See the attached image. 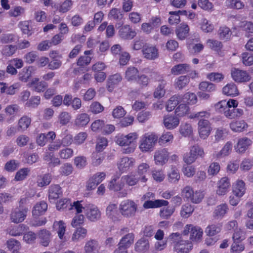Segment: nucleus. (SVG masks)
I'll return each instance as SVG.
<instances>
[{"mask_svg":"<svg viewBox=\"0 0 253 253\" xmlns=\"http://www.w3.org/2000/svg\"><path fill=\"white\" fill-rule=\"evenodd\" d=\"M158 136L153 133L143 135L139 141V148L143 152L153 151L157 142Z\"/></svg>","mask_w":253,"mask_h":253,"instance_id":"nucleus-1","label":"nucleus"},{"mask_svg":"<svg viewBox=\"0 0 253 253\" xmlns=\"http://www.w3.org/2000/svg\"><path fill=\"white\" fill-rule=\"evenodd\" d=\"M205 152L202 148L198 145H194L190 148L189 152L184 154V162L188 165H190L196 161L198 157L203 158Z\"/></svg>","mask_w":253,"mask_h":253,"instance_id":"nucleus-2","label":"nucleus"},{"mask_svg":"<svg viewBox=\"0 0 253 253\" xmlns=\"http://www.w3.org/2000/svg\"><path fill=\"white\" fill-rule=\"evenodd\" d=\"M137 208V205L133 201L127 200L121 203L119 210L124 217H130L134 216Z\"/></svg>","mask_w":253,"mask_h":253,"instance_id":"nucleus-3","label":"nucleus"},{"mask_svg":"<svg viewBox=\"0 0 253 253\" xmlns=\"http://www.w3.org/2000/svg\"><path fill=\"white\" fill-rule=\"evenodd\" d=\"M28 209L22 206L12 210L10 218L12 222L18 223L23 222L26 216Z\"/></svg>","mask_w":253,"mask_h":253,"instance_id":"nucleus-4","label":"nucleus"},{"mask_svg":"<svg viewBox=\"0 0 253 253\" xmlns=\"http://www.w3.org/2000/svg\"><path fill=\"white\" fill-rule=\"evenodd\" d=\"M198 132L202 139L207 138L210 134L211 127L210 122L206 119H201L198 123Z\"/></svg>","mask_w":253,"mask_h":253,"instance_id":"nucleus-5","label":"nucleus"},{"mask_svg":"<svg viewBox=\"0 0 253 253\" xmlns=\"http://www.w3.org/2000/svg\"><path fill=\"white\" fill-rule=\"evenodd\" d=\"M231 74L233 80L237 83L248 82L251 80V75L246 71L234 68Z\"/></svg>","mask_w":253,"mask_h":253,"instance_id":"nucleus-6","label":"nucleus"},{"mask_svg":"<svg viewBox=\"0 0 253 253\" xmlns=\"http://www.w3.org/2000/svg\"><path fill=\"white\" fill-rule=\"evenodd\" d=\"M138 137L136 132L130 133L126 135H121L116 138V142L120 146H129Z\"/></svg>","mask_w":253,"mask_h":253,"instance_id":"nucleus-7","label":"nucleus"},{"mask_svg":"<svg viewBox=\"0 0 253 253\" xmlns=\"http://www.w3.org/2000/svg\"><path fill=\"white\" fill-rule=\"evenodd\" d=\"M147 179L146 176H139L138 174H130L123 176L121 178V181L126 182L129 186H134L136 185L139 180L145 183L147 181Z\"/></svg>","mask_w":253,"mask_h":253,"instance_id":"nucleus-8","label":"nucleus"},{"mask_svg":"<svg viewBox=\"0 0 253 253\" xmlns=\"http://www.w3.org/2000/svg\"><path fill=\"white\" fill-rule=\"evenodd\" d=\"M85 213L87 218L92 222L96 221L101 218L100 211L94 205L86 208Z\"/></svg>","mask_w":253,"mask_h":253,"instance_id":"nucleus-9","label":"nucleus"},{"mask_svg":"<svg viewBox=\"0 0 253 253\" xmlns=\"http://www.w3.org/2000/svg\"><path fill=\"white\" fill-rule=\"evenodd\" d=\"M106 214L108 218L113 221H118L120 220L121 215L118 210L117 205L110 203L106 209Z\"/></svg>","mask_w":253,"mask_h":253,"instance_id":"nucleus-10","label":"nucleus"},{"mask_svg":"<svg viewBox=\"0 0 253 253\" xmlns=\"http://www.w3.org/2000/svg\"><path fill=\"white\" fill-rule=\"evenodd\" d=\"M230 179L227 177H224L220 179L217 183L216 193L219 196L225 195L230 187Z\"/></svg>","mask_w":253,"mask_h":253,"instance_id":"nucleus-11","label":"nucleus"},{"mask_svg":"<svg viewBox=\"0 0 253 253\" xmlns=\"http://www.w3.org/2000/svg\"><path fill=\"white\" fill-rule=\"evenodd\" d=\"M163 123L167 129H172L179 125V119L175 114L168 115L164 117Z\"/></svg>","mask_w":253,"mask_h":253,"instance_id":"nucleus-12","label":"nucleus"},{"mask_svg":"<svg viewBox=\"0 0 253 253\" xmlns=\"http://www.w3.org/2000/svg\"><path fill=\"white\" fill-rule=\"evenodd\" d=\"M169 153L166 149H162L157 150L154 156L155 163L157 165H163L168 160Z\"/></svg>","mask_w":253,"mask_h":253,"instance_id":"nucleus-13","label":"nucleus"},{"mask_svg":"<svg viewBox=\"0 0 253 253\" xmlns=\"http://www.w3.org/2000/svg\"><path fill=\"white\" fill-rule=\"evenodd\" d=\"M27 86L31 88L33 90L36 92H43L47 87V84L44 82H39V79L34 78L31 82H29Z\"/></svg>","mask_w":253,"mask_h":253,"instance_id":"nucleus-14","label":"nucleus"},{"mask_svg":"<svg viewBox=\"0 0 253 253\" xmlns=\"http://www.w3.org/2000/svg\"><path fill=\"white\" fill-rule=\"evenodd\" d=\"M142 53L144 57L149 60H155L159 56L158 49L155 46L148 45L144 47Z\"/></svg>","mask_w":253,"mask_h":253,"instance_id":"nucleus-15","label":"nucleus"},{"mask_svg":"<svg viewBox=\"0 0 253 253\" xmlns=\"http://www.w3.org/2000/svg\"><path fill=\"white\" fill-rule=\"evenodd\" d=\"M192 248V245L188 241L180 240L174 245V251L177 253H188Z\"/></svg>","mask_w":253,"mask_h":253,"instance_id":"nucleus-16","label":"nucleus"},{"mask_svg":"<svg viewBox=\"0 0 253 253\" xmlns=\"http://www.w3.org/2000/svg\"><path fill=\"white\" fill-rule=\"evenodd\" d=\"M62 195L61 187L57 184L51 185L48 189V199L49 200L55 201L59 198Z\"/></svg>","mask_w":253,"mask_h":253,"instance_id":"nucleus-17","label":"nucleus"},{"mask_svg":"<svg viewBox=\"0 0 253 253\" xmlns=\"http://www.w3.org/2000/svg\"><path fill=\"white\" fill-rule=\"evenodd\" d=\"M169 202L164 200H147L144 203L143 206L145 209H154L163 206H167Z\"/></svg>","mask_w":253,"mask_h":253,"instance_id":"nucleus-18","label":"nucleus"},{"mask_svg":"<svg viewBox=\"0 0 253 253\" xmlns=\"http://www.w3.org/2000/svg\"><path fill=\"white\" fill-rule=\"evenodd\" d=\"M119 33L120 37L124 39H132L136 35L135 32L127 25L122 26Z\"/></svg>","mask_w":253,"mask_h":253,"instance_id":"nucleus-19","label":"nucleus"},{"mask_svg":"<svg viewBox=\"0 0 253 253\" xmlns=\"http://www.w3.org/2000/svg\"><path fill=\"white\" fill-rule=\"evenodd\" d=\"M252 144V140L247 138L243 137L239 139L236 149L239 153H244Z\"/></svg>","mask_w":253,"mask_h":253,"instance_id":"nucleus-20","label":"nucleus"},{"mask_svg":"<svg viewBox=\"0 0 253 253\" xmlns=\"http://www.w3.org/2000/svg\"><path fill=\"white\" fill-rule=\"evenodd\" d=\"M133 165V160L128 157L122 158L118 164V169L122 172L127 170Z\"/></svg>","mask_w":253,"mask_h":253,"instance_id":"nucleus-21","label":"nucleus"},{"mask_svg":"<svg viewBox=\"0 0 253 253\" xmlns=\"http://www.w3.org/2000/svg\"><path fill=\"white\" fill-rule=\"evenodd\" d=\"M100 246L98 242L91 239L87 241L84 247V253H99Z\"/></svg>","mask_w":253,"mask_h":253,"instance_id":"nucleus-22","label":"nucleus"},{"mask_svg":"<svg viewBox=\"0 0 253 253\" xmlns=\"http://www.w3.org/2000/svg\"><path fill=\"white\" fill-rule=\"evenodd\" d=\"M190 71V68L188 64H179L174 66L171 69V73L173 75H179L185 74Z\"/></svg>","mask_w":253,"mask_h":253,"instance_id":"nucleus-23","label":"nucleus"},{"mask_svg":"<svg viewBox=\"0 0 253 253\" xmlns=\"http://www.w3.org/2000/svg\"><path fill=\"white\" fill-rule=\"evenodd\" d=\"M27 227L24 224H20L10 227L7 229L8 234L12 236H20L23 234L26 230Z\"/></svg>","mask_w":253,"mask_h":253,"instance_id":"nucleus-24","label":"nucleus"},{"mask_svg":"<svg viewBox=\"0 0 253 253\" xmlns=\"http://www.w3.org/2000/svg\"><path fill=\"white\" fill-rule=\"evenodd\" d=\"M149 249V243L147 239L142 238L137 241L135 244V250L137 252H146Z\"/></svg>","mask_w":253,"mask_h":253,"instance_id":"nucleus-25","label":"nucleus"},{"mask_svg":"<svg viewBox=\"0 0 253 253\" xmlns=\"http://www.w3.org/2000/svg\"><path fill=\"white\" fill-rule=\"evenodd\" d=\"M248 127V124L244 121H237L230 124V127L235 132H242Z\"/></svg>","mask_w":253,"mask_h":253,"instance_id":"nucleus-26","label":"nucleus"},{"mask_svg":"<svg viewBox=\"0 0 253 253\" xmlns=\"http://www.w3.org/2000/svg\"><path fill=\"white\" fill-rule=\"evenodd\" d=\"M189 31L188 26L186 24L182 23L177 27L175 33L179 39L183 40L188 36Z\"/></svg>","mask_w":253,"mask_h":253,"instance_id":"nucleus-27","label":"nucleus"},{"mask_svg":"<svg viewBox=\"0 0 253 253\" xmlns=\"http://www.w3.org/2000/svg\"><path fill=\"white\" fill-rule=\"evenodd\" d=\"M244 113V111L242 109L235 108H231V109H228L227 111L224 112L225 116L229 119H233L237 117H240Z\"/></svg>","mask_w":253,"mask_h":253,"instance_id":"nucleus-28","label":"nucleus"},{"mask_svg":"<svg viewBox=\"0 0 253 253\" xmlns=\"http://www.w3.org/2000/svg\"><path fill=\"white\" fill-rule=\"evenodd\" d=\"M181 95L176 94L171 97L168 101L166 104V110L170 112L172 111L177 105L181 102Z\"/></svg>","mask_w":253,"mask_h":253,"instance_id":"nucleus-29","label":"nucleus"},{"mask_svg":"<svg viewBox=\"0 0 253 253\" xmlns=\"http://www.w3.org/2000/svg\"><path fill=\"white\" fill-rule=\"evenodd\" d=\"M134 239V235L132 233H127L121 239L118 246L127 249L133 243Z\"/></svg>","mask_w":253,"mask_h":253,"instance_id":"nucleus-30","label":"nucleus"},{"mask_svg":"<svg viewBox=\"0 0 253 253\" xmlns=\"http://www.w3.org/2000/svg\"><path fill=\"white\" fill-rule=\"evenodd\" d=\"M89 121L90 118L88 114L82 113L77 116L75 120V124L79 127H83L86 126Z\"/></svg>","mask_w":253,"mask_h":253,"instance_id":"nucleus-31","label":"nucleus"},{"mask_svg":"<svg viewBox=\"0 0 253 253\" xmlns=\"http://www.w3.org/2000/svg\"><path fill=\"white\" fill-rule=\"evenodd\" d=\"M245 183L242 180H238L233 188L232 193L235 196L242 197L245 194Z\"/></svg>","mask_w":253,"mask_h":253,"instance_id":"nucleus-32","label":"nucleus"},{"mask_svg":"<svg viewBox=\"0 0 253 253\" xmlns=\"http://www.w3.org/2000/svg\"><path fill=\"white\" fill-rule=\"evenodd\" d=\"M190 78L186 76H181L177 78L174 82V86L176 89H182L189 83Z\"/></svg>","mask_w":253,"mask_h":253,"instance_id":"nucleus-33","label":"nucleus"},{"mask_svg":"<svg viewBox=\"0 0 253 253\" xmlns=\"http://www.w3.org/2000/svg\"><path fill=\"white\" fill-rule=\"evenodd\" d=\"M50 236L51 233L49 231L46 230H41L39 233V237L41 244L44 247H47L50 242Z\"/></svg>","mask_w":253,"mask_h":253,"instance_id":"nucleus-34","label":"nucleus"},{"mask_svg":"<svg viewBox=\"0 0 253 253\" xmlns=\"http://www.w3.org/2000/svg\"><path fill=\"white\" fill-rule=\"evenodd\" d=\"M53 227L54 230L57 232L59 238L62 239L66 230L65 223L62 220L55 221L53 223Z\"/></svg>","mask_w":253,"mask_h":253,"instance_id":"nucleus-35","label":"nucleus"},{"mask_svg":"<svg viewBox=\"0 0 253 253\" xmlns=\"http://www.w3.org/2000/svg\"><path fill=\"white\" fill-rule=\"evenodd\" d=\"M223 93L228 96H236L238 94L237 86L233 83L227 84L223 88Z\"/></svg>","mask_w":253,"mask_h":253,"instance_id":"nucleus-36","label":"nucleus"},{"mask_svg":"<svg viewBox=\"0 0 253 253\" xmlns=\"http://www.w3.org/2000/svg\"><path fill=\"white\" fill-rule=\"evenodd\" d=\"M47 209V204L44 201L37 203L33 210V214L35 216H39L43 213Z\"/></svg>","mask_w":253,"mask_h":253,"instance_id":"nucleus-37","label":"nucleus"},{"mask_svg":"<svg viewBox=\"0 0 253 253\" xmlns=\"http://www.w3.org/2000/svg\"><path fill=\"white\" fill-rule=\"evenodd\" d=\"M31 120L26 116L21 117L18 124V130L19 131H24L31 124Z\"/></svg>","mask_w":253,"mask_h":253,"instance_id":"nucleus-38","label":"nucleus"},{"mask_svg":"<svg viewBox=\"0 0 253 253\" xmlns=\"http://www.w3.org/2000/svg\"><path fill=\"white\" fill-rule=\"evenodd\" d=\"M232 148V144L231 142H227L222 149L218 153L216 154L217 158H220L229 155Z\"/></svg>","mask_w":253,"mask_h":253,"instance_id":"nucleus-39","label":"nucleus"},{"mask_svg":"<svg viewBox=\"0 0 253 253\" xmlns=\"http://www.w3.org/2000/svg\"><path fill=\"white\" fill-rule=\"evenodd\" d=\"M181 102L187 103L189 104H194L197 101V97L194 93L187 92L181 96Z\"/></svg>","mask_w":253,"mask_h":253,"instance_id":"nucleus-40","label":"nucleus"},{"mask_svg":"<svg viewBox=\"0 0 253 253\" xmlns=\"http://www.w3.org/2000/svg\"><path fill=\"white\" fill-rule=\"evenodd\" d=\"M138 71L137 68L130 67L126 71L125 77L128 81L135 80L138 77Z\"/></svg>","mask_w":253,"mask_h":253,"instance_id":"nucleus-41","label":"nucleus"},{"mask_svg":"<svg viewBox=\"0 0 253 253\" xmlns=\"http://www.w3.org/2000/svg\"><path fill=\"white\" fill-rule=\"evenodd\" d=\"M174 207H167L163 208L160 210V216L163 219H169L171 215L175 211Z\"/></svg>","mask_w":253,"mask_h":253,"instance_id":"nucleus-42","label":"nucleus"},{"mask_svg":"<svg viewBox=\"0 0 253 253\" xmlns=\"http://www.w3.org/2000/svg\"><path fill=\"white\" fill-rule=\"evenodd\" d=\"M194 210V207L187 203L183 205L181 207L180 215L183 218H188L193 213Z\"/></svg>","mask_w":253,"mask_h":253,"instance_id":"nucleus-43","label":"nucleus"},{"mask_svg":"<svg viewBox=\"0 0 253 253\" xmlns=\"http://www.w3.org/2000/svg\"><path fill=\"white\" fill-rule=\"evenodd\" d=\"M228 210V206L225 204H222L217 206L214 211V216L215 217H223Z\"/></svg>","mask_w":253,"mask_h":253,"instance_id":"nucleus-44","label":"nucleus"},{"mask_svg":"<svg viewBox=\"0 0 253 253\" xmlns=\"http://www.w3.org/2000/svg\"><path fill=\"white\" fill-rule=\"evenodd\" d=\"M203 235V230L198 226L193 225L190 232V239L192 241H197L200 239Z\"/></svg>","mask_w":253,"mask_h":253,"instance_id":"nucleus-45","label":"nucleus"},{"mask_svg":"<svg viewBox=\"0 0 253 253\" xmlns=\"http://www.w3.org/2000/svg\"><path fill=\"white\" fill-rule=\"evenodd\" d=\"M32 67L24 68L19 74V79L24 82H26L31 76Z\"/></svg>","mask_w":253,"mask_h":253,"instance_id":"nucleus-46","label":"nucleus"},{"mask_svg":"<svg viewBox=\"0 0 253 253\" xmlns=\"http://www.w3.org/2000/svg\"><path fill=\"white\" fill-rule=\"evenodd\" d=\"M167 83L166 81H162L156 88L154 92V96L155 98H161L164 96L166 93L165 87Z\"/></svg>","mask_w":253,"mask_h":253,"instance_id":"nucleus-47","label":"nucleus"},{"mask_svg":"<svg viewBox=\"0 0 253 253\" xmlns=\"http://www.w3.org/2000/svg\"><path fill=\"white\" fill-rule=\"evenodd\" d=\"M72 4L73 2L71 0H66L61 4L56 5L54 6L59 12L66 13L70 9Z\"/></svg>","mask_w":253,"mask_h":253,"instance_id":"nucleus-48","label":"nucleus"},{"mask_svg":"<svg viewBox=\"0 0 253 253\" xmlns=\"http://www.w3.org/2000/svg\"><path fill=\"white\" fill-rule=\"evenodd\" d=\"M108 17L110 19L120 21L123 18V14L119 9L113 8L109 12Z\"/></svg>","mask_w":253,"mask_h":253,"instance_id":"nucleus-49","label":"nucleus"},{"mask_svg":"<svg viewBox=\"0 0 253 253\" xmlns=\"http://www.w3.org/2000/svg\"><path fill=\"white\" fill-rule=\"evenodd\" d=\"M178 170L175 167H172L169 173V180L171 183H175L180 179Z\"/></svg>","mask_w":253,"mask_h":253,"instance_id":"nucleus-50","label":"nucleus"},{"mask_svg":"<svg viewBox=\"0 0 253 253\" xmlns=\"http://www.w3.org/2000/svg\"><path fill=\"white\" fill-rule=\"evenodd\" d=\"M71 200L66 198L59 200L56 203V208L58 211L68 209L69 210Z\"/></svg>","mask_w":253,"mask_h":253,"instance_id":"nucleus-51","label":"nucleus"},{"mask_svg":"<svg viewBox=\"0 0 253 253\" xmlns=\"http://www.w3.org/2000/svg\"><path fill=\"white\" fill-rule=\"evenodd\" d=\"M221 225L220 224H212L207 227L206 232L209 236H214L221 231Z\"/></svg>","mask_w":253,"mask_h":253,"instance_id":"nucleus-52","label":"nucleus"},{"mask_svg":"<svg viewBox=\"0 0 253 253\" xmlns=\"http://www.w3.org/2000/svg\"><path fill=\"white\" fill-rule=\"evenodd\" d=\"M199 89L203 91L212 92L215 90V86L208 82H202L199 84Z\"/></svg>","mask_w":253,"mask_h":253,"instance_id":"nucleus-53","label":"nucleus"},{"mask_svg":"<svg viewBox=\"0 0 253 253\" xmlns=\"http://www.w3.org/2000/svg\"><path fill=\"white\" fill-rule=\"evenodd\" d=\"M71 119L70 114L67 112H62L58 116V122L62 126H65L69 123Z\"/></svg>","mask_w":253,"mask_h":253,"instance_id":"nucleus-54","label":"nucleus"},{"mask_svg":"<svg viewBox=\"0 0 253 253\" xmlns=\"http://www.w3.org/2000/svg\"><path fill=\"white\" fill-rule=\"evenodd\" d=\"M124 186V182L123 181L116 182V179H113L111 180L108 185V188L110 190H114L115 191H120Z\"/></svg>","mask_w":253,"mask_h":253,"instance_id":"nucleus-55","label":"nucleus"},{"mask_svg":"<svg viewBox=\"0 0 253 253\" xmlns=\"http://www.w3.org/2000/svg\"><path fill=\"white\" fill-rule=\"evenodd\" d=\"M179 132L184 136H189L192 133V127L189 124H182L180 127Z\"/></svg>","mask_w":253,"mask_h":253,"instance_id":"nucleus-56","label":"nucleus"},{"mask_svg":"<svg viewBox=\"0 0 253 253\" xmlns=\"http://www.w3.org/2000/svg\"><path fill=\"white\" fill-rule=\"evenodd\" d=\"M245 249V245L243 242H233L231 245V251L233 253H240Z\"/></svg>","mask_w":253,"mask_h":253,"instance_id":"nucleus-57","label":"nucleus"},{"mask_svg":"<svg viewBox=\"0 0 253 253\" xmlns=\"http://www.w3.org/2000/svg\"><path fill=\"white\" fill-rule=\"evenodd\" d=\"M30 171V169L27 168L20 169L15 174V180L21 181L24 180L28 175Z\"/></svg>","mask_w":253,"mask_h":253,"instance_id":"nucleus-58","label":"nucleus"},{"mask_svg":"<svg viewBox=\"0 0 253 253\" xmlns=\"http://www.w3.org/2000/svg\"><path fill=\"white\" fill-rule=\"evenodd\" d=\"M211 116V113L207 111H202L195 113L191 114L189 118L191 119H197L198 120L202 119L204 118L209 119Z\"/></svg>","mask_w":253,"mask_h":253,"instance_id":"nucleus-59","label":"nucleus"},{"mask_svg":"<svg viewBox=\"0 0 253 253\" xmlns=\"http://www.w3.org/2000/svg\"><path fill=\"white\" fill-rule=\"evenodd\" d=\"M107 139L104 137H98L97 140L96 149L98 152H101L104 150L107 146Z\"/></svg>","mask_w":253,"mask_h":253,"instance_id":"nucleus-60","label":"nucleus"},{"mask_svg":"<svg viewBox=\"0 0 253 253\" xmlns=\"http://www.w3.org/2000/svg\"><path fill=\"white\" fill-rule=\"evenodd\" d=\"M189 109L188 106L185 104H180L175 109V114L179 118L186 114Z\"/></svg>","mask_w":253,"mask_h":253,"instance_id":"nucleus-61","label":"nucleus"},{"mask_svg":"<svg viewBox=\"0 0 253 253\" xmlns=\"http://www.w3.org/2000/svg\"><path fill=\"white\" fill-rule=\"evenodd\" d=\"M87 233L86 229L83 227H79L76 229V232L73 234L72 240L73 241H77L80 237H84Z\"/></svg>","mask_w":253,"mask_h":253,"instance_id":"nucleus-62","label":"nucleus"},{"mask_svg":"<svg viewBox=\"0 0 253 253\" xmlns=\"http://www.w3.org/2000/svg\"><path fill=\"white\" fill-rule=\"evenodd\" d=\"M73 171V167L71 164L65 163L60 168V173L62 175L68 176Z\"/></svg>","mask_w":253,"mask_h":253,"instance_id":"nucleus-63","label":"nucleus"},{"mask_svg":"<svg viewBox=\"0 0 253 253\" xmlns=\"http://www.w3.org/2000/svg\"><path fill=\"white\" fill-rule=\"evenodd\" d=\"M242 59L243 63L246 66H251L253 64V54L244 52L242 54Z\"/></svg>","mask_w":253,"mask_h":253,"instance_id":"nucleus-64","label":"nucleus"}]
</instances>
